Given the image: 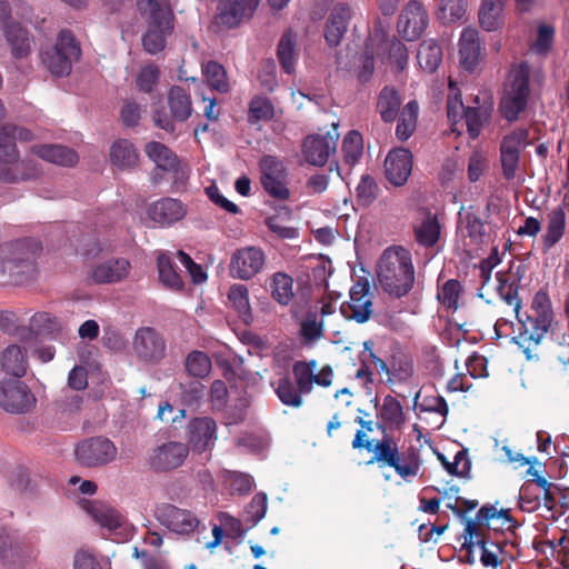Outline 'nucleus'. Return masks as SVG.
<instances>
[{
    "mask_svg": "<svg viewBox=\"0 0 569 569\" xmlns=\"http://www.w3.org/2000/svg\"><path fill=\"white\" fill-rule=\"evenodd\" d=\"M144 152L149 159L156 163L158 169L173 172L177 177H179V158L166 144L158 141L148 142L144 147Z\"/></svg>",
    "mask_w": 569,
    "mask_h": 569,
    "instance_id": "cd10ccee",
    "label": "nucleus"
},
{
    "mask_svg": "<svg viewBox=\"0 0 569 569\" xmlns=\"http://www.w3.org/2000/svg\"><path fill=\"white\" fill-rule=\"evenodd\" d=\"M460 290L461 287L458 281L449 280L443 284L441 291L438 293V298L445 307L457 309Z\"/></svg>",
    "mask_w": 569,
    "mask_h": 569,
    "instance_id": "e2e57ef3",
    "label": "nucleus"
},
{
    "mask_svg": "<svg viewBox=\"0 0 569 569\" xmlns=\"http://www.w3.org/2000/svg\"><path fill=\"white\" fill-rule=\"evenodd\" d=\"M168 103L173 120L184 122L191 116V98L182 87L173 86L169 90Z\"/></svg>",
    "mask_w": 569,
    "mask_h": 569,
    "instance_id": "f704fd0d",
    "label": "nucleus"
},
{
    "mask_svg": "<svg viewBox=\"0 0 569 569\" xmlns=\"http://www.w3.org/2000/svg\"><path fill=\"white\" fill-rule=\"evenodd\" d=\"M528 132L525 129H518L507 134L500 144V152H513L520 154V151L527 144Z\"/></svg>",
    "mask_w": 569,
    "mask_h": 569,
    "instance_id": "052dcab7",
    "label": "nucleus"
},
{
    "mask_svg": "<svg viewBox=\"0 0 569 569\" xmlns=\"http://www.w3.org/2000/svg\"><path fill=\"white\" fill-rule=\"evenodd\" d=\"M489 167V160L485 152L475 150L468 161V179L476 182L486 172Z\"/></svg>",
    "mask_w": 569,
    "mask_h": 569,
    "instance_id": "680f3d73",
    "label": "nucleus"
},
{
    "mask_svg": "<svg viewBox=\"0 0 569 569\" xmlns=\"http://www.w3.org/2000/svg\"><path fill=\"white\" fill-rule=\"evenodd\" d=\"M340 311L345 318L359 323L370 319L373 306L368 282L358 281L351 287L349 301L340 305Z\"/></svg>",
    "mask_w": 569,
    "mask_h": 569,
    "instance_id": "2eb2a0df",
    "label": "nucleus"
},
{
    "mask_svg": "<svg viewBox=\"0 0 569 569\" xmlns=\"http://www.w3.org/2000/svg\"><path fill=\"white\" fill-rule=\"evenodd\" d=\"M297 37L291 31H287L280 39L278 46V58L282 69L287 73H292L298 59L296 49Z\"/></svg>",
    "mask_w": 569,
    "mask_h": 569,
    "instance_id": "58836bf2",
    "label": "nucleus"
},
{
    "mask_svg": "<svg viewBox=\"0 0 569 569\" xmlns=\"http://www.w3.org/2000/svg\"><path fill=\"white\" fill-rule=\"evenodd\" d=\"M486 522L488 530H497V525L513 528V521L507 511H497L493 507H482L476 515V520H467L463 529L462 548L467 551V561L475 562V553L479 552L485 567L497 568L501 563L502 547L500 542L491 541L482 528Z\"/></svg>",
    "mask_w": 569,
    "mask_h": 569,
    "instance_id": "f257e3e1",
    "label": "nucleus"
},
{
    "mask_svg": "<svg viewBox=\"0 0 569 569\" xmlns=\"http://www.w3.org/2000/svg\"><path fill=\"white\" fill-rule=\"evenodd\" d=\"M315 360L298 361L293 365L292 373L301 393L311 392V377Z\"/></svg>",
    "mask_w": 569,
    "mask_h": 569,
    "instance_id": "5fc2aeb1",
    "label": "nucleus"
},
{
    "mask_svg": "<svg viewBox=\"0 0 569 569\" xmlns=\"http://www.w3.org/2000/svg\"><path fill=\"white\" fill-rule=\"evenodd\" d=\"M387 179L395 186H403L412 170V156L409 150L397 148L391 150L385 160Z\"/></svg>",
    "mask_w": 569,
    "mask_h": 569,
    "instance_id": "aec40b11",
    "label": "nucleus"
},
{
    "mask_svg": "<svg viewBox=\"0 0 569 569\" xmlns=\"http://www.w3.org/2000/svg\"><path fill=\"white\" fill-rule=\"evenodd\" d=\"M148 217L159 227H170L182 220L187 214V207L178 199L161 198L148 208Z\"/></svg>",
    "mask_w": 569,
    "mask_h": 569,
    "instance_id": "6ab92c4d",
    "label": "nucleus"
},
{
    "mask_svg": "<svg viewBox=\"0 0 569 569\" xmlns=\"http://www.w3.org/2000/svg\"><path fill=\"white\" fill-rule=\"evenodd\" d=\"M555 34L556 30L553 26L539 22L536 36L530 43V51L535 54L546 57L552 49Z\"/></svg>",
    "mask_w": 569,
    "mask_h": 569,
    "instance_id": "a19ab883",
    "label": "nucleus"
},
{
    "mask_svg": "<svg viewBox=\"0 0 569 569\" xmlns=\"http://www.w3.org/2000/svg\"><path fill=\"white\" fill-rule=\"evenodd\" d=\"M508 0H481L478 18L486 31H496L503 26V12Z\"/></svg>",
    "mask_w": 569,
    "mask_h": 569,
    "instance_id": "c756f323",
    "label": "nucleus"
},
{
    "mask_svg": "<svg viewBox=\"0 0 569 569\" xmlns=\"http://www.w3.org/2000/svg\"><path fill=\"white\" fill-rule=\"evenodd\" d=\"M377 417V426L383 429H400L405 423L403 408L401 403L392 396H387L383 398Z\"/></svg>",
    "mask_w": 569,
    "mask_h": 569,
    "instance_id": "2f4dec72",
    "label": "nucleus"
},
{
    "mask_svg": "<svg viewBox=\"0 0 569 569\" xmlns=\"http://www.w3.org/2000/svg\"><path fill=\"white\" fill-rule=\"evenodd\" d=\"M156 519L170 532L180 536H189L200 525L198 517L188 509L179 508L171 503H161L156 508Z\"/></svg>",
    "mask_w": 569,
    "mask_h": 569,
    "instance_id": "f8f14e48",
    "label": "nucleus"
},
{
    "mask_svg": "<svg viewBox=\"0 0 569 569\" xmlns=\"http://www.w3.org/2000/svg\"><path fill=\"white\" fill-rule=\"evenodd\" d=\"M172 32H166L161 29L147 28V31L142 36V47L144 51L150 54H157L161 52L166 47L167 37L171 36Z\"/></svg>",
    "mask_w": 569,
    "mask_h": 569,
    "instance_id": "864d4df0",
    "label": "nucleus"
},
{
    "mask_svg": "<svg viewBox=\"0 0 569 569\" xmlns=\"http://www.w3.org/2000/svg\"><path fill=\"white\" fill-rule=\"evenodd\" d=\"M271 295L278 303L288 306L295 296L293 279L284 272L274 273L271 279Z\"/></svg>",
    "mask_w": 569,
    "mask_h": 569,
    "instance_id": "79ce46f5",
    "label": "nucleus"
},
{
    "mask_svg": "<svg viewBox=\"0 0 569 569\" xmlns=\"http://www.w3.org/2000/svg\"><path fill=\"white\" fill-rule=\"evenodd\" d=\"M417 241L423 246H433L439 238L440 227L435 217H426L415 229Z\"/></svg>",
    "mask_w": 569,
    "mask_h": 569,
    "instance_id": "de8ad7c7",
    "label": "nucleus"
},
{
    "mask_svg": "<svg viewBox=\"0 0 569 569\" xmlns=\"http://www.w3.org/2000/svg\"><path fill=\"white\" fill-rule=\"evenodd\" d=\"M339 137L337 122H332L331 129L326 133L318 132L308 136L302 143L305 160L312 166H325L329 158L336 153Z\"/></svg>",
    "mask_w": 569,
    "mask_h": 569,
    "instance_id": "6e6552de",
    "label": "nucleus"
},
{
    "mask_svg": "<svg viewBox=\"0 0 569 569\" xmlns=\"http://www.w3.org/2000/svg\"><path fill=\"white\" fill-rule=\"evenodd\" d=\"M378 186L375 180L365 176L357 187V197L362 204L371 203L377 197Z\"/></svg>",
    "mask_w": 569,
    "mask_h": 569,
    "instance_id": "338daca9",
    "label": "nucleus"
},
{
    "mask_svg": "<svg viewBox=\"0 0 569 569\" xmlns=\"http://www.w3.org/2000/svg\"><path fill=\"white\" fill-rule=\"evenodd\" d=\"M133 350L140 360L157 363L166 355V341L154 328L142 327L134 335Z\"/></svg>",
    "mask_w": 569,
    "mask_h": 569,
    "instance_id": "f3484780",
    "label": "nucleus"
},
{
    "mask_svg": "<svg viewBox=\"0 0 569 569\" xmlns=\"http://www.w3.org/2000/svg\"><path fill=\"white\" fill-rule=\"evenodd\" d=\"M186 369L193 377L204 378L211 370V360L203 351L194 350L186 359Z\"/></svg>",
    "mask_w": 569,
    "mask_h": 569,
    "instance_id": "09e8293b",
    "label": "nucleus"
},
{
    "mask_svg": "<svg viewBox=\"0 0 569 569\" xmlns=\"http://www.w3.org/2000/svg\"><path fill=\"white\" fill-rule=\"evenodd\" d=\"M160 70L156 64H147L139 71L137 76V87L140 91L150 93L157 84Z\"/></svg>",
    "mask_w": 569,
    "mask_h": 569,
    "instance_id": "bf43d9fd",
    "label": "nucleus"
},
{
    "mask_svg": "<svg viewBox=\"0 0 569 569\" xmlns=\"http://www.w3.org/2000/svg\"><path fill=\"white\" fill-rule=\"evenodd\" d=\"M0 366L6 373L16 378H22L28 370L26 349L18 345L8 346L1 353Z\"/></svg>",
    "mask_w": 569,
    "mask_h": 569,
    "instance_id": "7c9ffc66",
    "label": "nucleus"
},
{
    "mask_svg": "<svg viewBox=\"0 0 569 569\" xmlns=\"http://www.w3.org/2000/svg\"><path fill=\"white\" fill-rule=\"evenodd\" d=\"M261 183L266 192L279 200L289 198L288 173L283 161L267 154L260 160Z\"/></svg>",
    "mask_w": 569,
    "mask_h": 569,
    "instance_id": "9b49d317",
    "label": "nucleus"
},
{
    "mask_svg": "<svg viewBox=\"0 0 569 569\" xmlns=\"http://www.w3.org/2000/svg\"><path fill=\"white\" fill-rule=\"evenodd\" d=\"M189 453L187 445L169 441L152 448L147 458V466L154 472H169L183 465Z\"/></svg>",
    "mask_w": 569,
    "mask_h": 569,
    "instance_id": "ddd939ff",
    "label": "nucleus"
},
{
    "mask_svg": "<svg viewBox=\"0 0 569 569\" xmlns=\"http://www.w3.org/2000/svg\"><path fill=\"white\" fill-rule=\"evenodd\" d=\"M362 138L357 131H350L342 141L343 159L349 164H355L362 154Z\"/></svg>",
    "mask_w": 569,
    "mask_h": 569,
    "instance_id": "603ef678",
    "label": "nucleus"
},
{
    "mask_svg": "<svg viewBox=\"0 0 569 569\" xmlns=\"http://www.w3.org/2000/svg\"><path fill=\"white\" fill-rule=\"evenodd\" d=\"M131 264L127 258L112 257L101 261L92 269V280L96 283H114L126 279L130 272Z\"/></svg>",
    "mask_w": 569,
    "mask_h": 569,
    "instance_id": "4be33fe9",
    "label": "nucleus"
},
{
    "mask_svg": "<svg viewBox=\"0 0 569 569\" xmlns=\"http://www.w3.org/2000/svg\"><path fill=\"white\" fill-rule=\"evenodd\" d=\"M82 397L73 393L72 391H63L60 398L56 401L58 409L62 413H74L81 409Z\"/></svg>",
    "mask_w": 569,
    "mask_h": 569,
    "instance_id": "774afa93",
    "label": "nucleus"
},
{
    "mask_svg": "<svg viewBox=\"0 0 569 569\" xmlns=\"http://www.w3.org/2000/svg\"><path fill=\"white\" fill-rule=\"evenodd\" d=\"M480 36L475 28H465L459 39L460 64L465 70L473 71L482 60Z\"/></svg>",
    "mask_w": 569,
    "mask_h": 569,
    "instance_id": "412c9836",
    "label": "nucleus"
},
{
    "mask_svg": "<svg viewBox=\"0 0 569 569\" xmlns=\"http://www.w3.org/2000/svg\"><path fill=\"white\" fill-rule=\"evenodd\" d=\"M228 300L244 323H249V290L246 284L236 283L230 287Z\"/></svg>",
    "mask_w": 569,
    "mask_h": 569,
    "instance_id": "49530a36",
    "label": "nucleus"
},
{
    "mask_svg": "<svg viewBox=\"0 0 569 569\" xmlns=\"http://www.w3.org/2000/svg\"><path fill=\"white\" fill-rule=\"evenodd\" d=\"M19 162V151L16 144V136L4 128L0 133V181L14 183L19 180L12 166Z\"/></svg>",
    "mask_w": 569,
    "mask_h": 569,
    "instance_id": "5701e85b",
    "label": "nucleus"
},
{
    "mask_svg": "<svg viewBox=\"0 0 569 569\" xmlns=\"http://www.w3.org/2000/svg\"><path fill=\"white\" fill-rule=\"evenodd\" d=\"M468 8V0H441L437 11V18L442 23H453L461 20Z\"/></svg>",
    "mask_w": 569,
    "mask_h": 569,
    "instance_id": "37998d69",
    "label": "nucleus"
},
{
    "mask_svg": "<svg viewBox=\"0 0 569 569\" xmlns=\"http://www.w3.org/2000/svg\"><path fill=\"white\" fill-rule=\"evenodd\" d=\"M31 152L48 162L59 166H73L78 162L77 152L61 144H34L31 147Z\"/></svg>",
    "mask_w": 569,
    "mask_h": 569,
    "instance_id": "c85d7f7f",
    "label": "nucleus"
},
{
    "mask_svg": "<svg viewBox=\"0 0 569 569\" xmlns=\"http://www.w3.org/2000/svg\"><path fill=\"white\" fill-rule=\"evenodd\" d=\"M375 57L382 62L390 63L397 70H402L408 61V51L396 37L389 38L388 31L383 27H377L366 42L362 77H367L373 71Z\"/></svg>",
    "mask_w": 569,
    "mask_h": 569,
    "instance_id": "7ed1b4c3",
    "label": "nucleus"
},
{
    "mask_svg": "<svg viewBox=\"0 0 569 569\" xmlns=\"http://www.w3.org/2000/svg\"><path fill=\"white\" fill-rule=\"evenodd\" d=\"M138 7L149 28L173 32L176 16L169 0H139Z\"/></svg>",
    "mask_w": 569,
    "mask_h": 569,
    "instance_id": "a211bd4d",
    "label": "nucleus"
},
{
    "mask_svg": "<svg viewBox=\"0 0 569 569\" xmlns=\"http://www.w3.org/2000/svg\"><path fill=\"white\" fill-rule=\"evenodd\" d=\"M401 104L398 92L390 87H386L379 94L377 109L385 122H392L398 113Z\"/></svg>",
    "mask_w": 569,
    "mask_h": 569,
    "instance_id": "4c0bfd02",
    "label": "nucleus"
},
{
    "mask_svg": "<svg viewBox=\"0 0 569 569\" xmlns=\"http://www.w3.org/2000/svg\"><path fill=\"white\" fill-rule=\"evenodd\" d=\"M429 22L428 13L421 2L410 0L401 10L398 19V32L403 39L412 41L418 39Z\"/></svg>",
    "mask_w": 569,
    "mask_h": 569,
    "instance_id": "dca6fc26",
    "label": "nucleus"
},
{
    "mask_svg": "<svg viewBox=\"0 0 569 569\" xmlns=\"http://www.w3.org/2000/svg\"><path fill=\"white\" fill-rule=\"evenodd\" d=\"M94 520L104 528L114 530L121 526V515L106 505H94L91 509Z\"/></svg>",
    "mask_w": 569,
    "mask_h": 569,
    "instance_id": "8fccbe9b",
    "label": "nucleus"
},
{
    "mask_svg": "<svg viewBox=\"0 0 569 569\" xmlns=\"http://www.w3.org/2000/svg\"><path fill=\"white\" fill-rule=\"evenodd\" d=\"M351 16V9L346 4H338L333 8L325 32L326 41L330 46H338L340 43L348 29Z\"/></svg>",
    "mask_w": 569,
    "mask_h": 569,
    "instance_id": "a878e982",
    "label": "nucleus"
},
{
    "mask_svg": "<svg viewBox=\"0 0 569 569\" xmlns=\"http://www.w3.org/2000/svg\"><path fill=\"white\" fill-rule=\"evenodd\" d=\"M276 110L267 98L257 97L251 100V119L268 121L274 117Z\"/></svg>",
    "mask_w": 569,
    "mask_h": 569,
    "instance_id": "0e129e2a",
    "label": "nucleus"
},
{
    "mask_svg": "<svg viewBox=\"0 0 569 569\" xmlns=\"http://www.w3.org/2000/svg\"><path fill=\"white\" fill-rule=\"evenodd\" d=\"M566 229V211L561 207L552 209L548 214L546 232L542 236L545 251L550 250L563 236Z\"/></svg>",
    "mask_w": 569,
    "mask_h": 569,
    "instance_id": "72a5a7b5",
    "label": "nucleus"
},
{
    "mask_svg": "<svg viewBox=\"0 0 569 569\" xmlns=\"http://www.w3.org/2000/svg\"><path fill=\"white\" fill-rule=\"evenodd\" d=\"M532 307L536 309L538 316L535 320L533 332L526 331L519 336V346L528 353L531 346H538L542 337L551 328L553 315L550 307V301L545 292H538L532 301ZM530 358L529 355H527Z\"/></svg>",
    "mask_w": 569,
    "mask_h": 569,
    "instance_id": "4468645a",
    "label": "nucleus"
},
{
    "mask_svg": "<svg viewBox=\"0 0 569 569\" xmlns=\"http://www.w3.org/2000/svg\"><path fill=\"white\" fill-rule=\"evenodd\" d=\"M80 46L70 30H61L56 44L41 52V60L52 76L62 77L71 72L72 61L80 56Z\"/></svg>",
    "mask_w": 569,
    "mask_h": 569,
    "instance_id": "0eeeda50",
    "label": "nucleus"
},
{
    "mask_svg": "<svg viewBox=\"0 0 569 569\" xmlns=\"http://www.w3.org/2000/svg\"><path fill=\"white\" fill-rule=\"evenodd\" d=\"M37 403L30 388L18 379L0 381V407L10 413L30 412Z\"/></svg>",
    "mask_w": 569,
    "mask_h": 569,
    "instance_id": "9d476101",
    "label": "nucleus"
},
{
    "mask_svg": "<svg viewBox=\"0 0 569 569\" xmlns=\"http://www.w3.org/2000/svg\"><path fill=\"white\" fill-rule=\"evenodd\" d=\"M117 447L104 437H91L80 442L74 450L77 461L89 468L102 467L117 457Z\"/></svg>",
    "mask_w": 569,
    "mask_h": 569,
    "instance_id": "1a4fd4ad",
    "label": "nucleus"
},
{
    "mask_svg": "<svg viewBox=\"0 0 569 569\" xmlns=\"http://www.w3.org/2000/svg\"><path fill=\"white\" fill-rule=\"evenodd\" d=\"M203 72L206 74L209 86L212 89L219 92L228 91L229 84L227 81L226 70L220 63L216 61H209L204 66Z\"/></svg>",
    "mask_w": 569,
    "mask_h": 569,
    "instance_id": "3c124183",
    "label": "nucleus"
},
{
    "mask_svg": "<svg viewBox=\"0 0 569 569\" xmlns=\"http://www.w3.org/2000/svg\"><path fill=\"white\" fill-rule=\"evenodd\" d=\"M3 32L12 58L22 60L30 56L33 46V37L28 29L20 23L12 22L6 24Z\"/></svg>",
    "mask_w": 569,
    "mask_h": 569,
    "instance_id": "393cba45",
    "label": "nucleus"
},
{
    "mask_svg": "<svg viewBox=\"0 0 569 569\" xmlns=\"http://www.w3.org/2000/svg\"><path fill=\"white\" fill-rule=\"evenodd\" d=\"M248 7L249 0H220L213 24L226 29L236 28Z\"/></svg>",
    "mask_w": 569,
    "mask_h": 569,
    "instance_id": "bb28decb",
    "label": "nucleus"
},
{
    "mask_svg": "<svg viewBox=\"0 0 569 569\" xmlns=\"http://www.w3.org/2000/svg\"><path fill=\"white\" fill-rule=\"evenodd\" d=\"M529 69L527 66L513 67L507 77L500 102L502 116L513 121L527 106L529 94Z\"/></svg>",
    "mask_w": 569,
    "mask_h": 569,
    "instance_id": "423d86ee",
    "label": "nucleus"
},
{
    "mask_svg": "<svg viewBox=\"0 0 569 569\" xmlns=\"http://www.w3.org/2000/svg\"><path fill=\"white\" fill-rule=\"evenodd\" d=\"M217 425L212 418L200 417L192 419L188 425V437L192 449L203 452L210 448L216 436Z\"/></svg>",
    "mask_w": 569,
    "mask_h": 569,
    "instance_id": "b1692460",
    "label": "nucleus"
},
{
    "mask_svg": "<svg viewBox=\"0 0 569 569\" xmlns=\"http://www.w3.org/2000/svg\"><path fill=\"white\" fill-rule=\"evenodd\" d=\"M110 159L116 167L129 169L137 164L139 156L133 143L127 139H119L110 148Z\"/></svg>",
    "mask_w": 569,
    "mask_h": 569,
    "instance_id": "c9c22d12",
    "label": "nucleus"
},
{
    "mask_svg": "<svg viewBox=\"0 0 569 569\" xmlns=\"http://www.w3.org/2000/svg\"><path fill=\"white\" fill-rule=\"evenodd\" d=\"M22 560V542L7 529H0V563L6 568H13Z\"/></svg>",
    "mask_w": 569,
    "mask_h": 569,
    "instance_id": "473e14b6",
    "label": "nucleus"
},
{
    "mask_svg": "<svg viewBox=\"0 0 569 569\" xmlns=\"http://www.w3.org/2000/svg\"><path fill=\"white\" fill-rule=\"evenodd\" d=\"M120 119L123 126L132 128L138 126L141 119V107L134 100H126L120 110Z\"/></svg>",
    "mask_w": 569,
    "mask_h": 569,
    "instance_id": "69168bd1",
    "label": "nucleus"
},
{
    "mask_svg": "<svg viewBox=\"0 0 569 569\" xmlns=\"http://www.w3.org/2000/svg\"><path fill=\"white\" fill-rule=\"evenodd\" d=\"M419 114L417 101H409L399 116V122L396 128V134L400 140L410 138L416 129Z\"/></svg>",
    "mask_w": 569,
    "mask_h": 569,
    "instance_id": "ea45409f",
    "label": "nucleus"
},
{
    "mask_svg": "<svg viewBox=\"0 0 569 569\" xmlns=\"http://www.w3.org/2000/svg\"><path fill=\"white\" fill-rule=\"evenodd\" d=\"M274 391L279 400L286 406L299 408L303 403L302 393L289 377L280 378L274 387Z\"/></svg>",
    "mask_w": 569,
    "mask_h": 569,
    "instance_id": "c03bdc74",
    "label": "nucleus"
},
{
    "mask_svg": "<svg viewBox=\"0 0 569 569\" xmlns=\"http://www.w3.org/2000/svg\"><path fill=\"white\" fill-rule=\"evenodd\" d=\"M159 279L168 288L172 290H181L183 288V281L179 273L174 270L172 260L161 253L157 260Z\"/></svg>",
    "mask_w": 569,
    "mask_h": 569,
    "instance_id": "a18cd8bd",
    "label": "nucleus"
},
{
    "mask_svg": "<svg viewBox=\"0 0 569 569\" xmlns=\"http://www.w3.org/2000/svg\"><path fill=\"white\" fill-rule=\"evenodd\" d=\"M40 246L34 240L23 239L4 244L2 248V269L16 284L31 279L36 271V259Z\"/></svg>",
    "mask_w": 569,
    "mask_h": 569,
    "instance_id": "20e7f679",
    "label": "nucleus"
},
{
    "mask_svg": "<svg viewBox=\"0 0 569 569\" xmlns=\"http://www.w3.org/2000/svg\"><path fill=\"white\" fill-rule=\"evenodd\" d=\"M417 59L421 69L432 73L442 61V49L435 40H425L419 46Z\"/></svg>",
    "mask_w": 569,
    "mask_h": 569,
    "instance_id": "e433bc0d",
    "label": "nucleus"
},
{
    "mask_svg": "<svg viewBox=\"0 0 569 569\" xmlns=\"http://www.w3.org/2000/svg\"><path fill=\"white\" fill-rule=\"evenodd\" d=\"M377 279L389 295L397 298L406 296L415 282L410 252L402 247L387 248L377 264Z\"/></svg>",
    "mask_w": 569,
    "mask_h": 569,
    "instance_id": "f03ea898",
    "label": "nucleus"
},
{
    "mask_svg": "<svg viewBox=\"0 0 569 569\" xmlns=\"http://www.w3.org/2000/svg\"><path fill=\"white\" fill-rule=\"evenodd\" d=\"M249 248L237 250L230 262V274L233 278L247 280L249 279Z\"/></svg>",
    "mask_w": 569,
    "mask_h": 569,
    "instance_id": "13d9d810",
    "label": "nucleus"
},
{
    "mask_svg": "<svg viewBox=\"0 0 569 569\" xmlns=\"http://www.w3.org/2000/svg\"><path fill=\"white\" fill-rule=\"evenodd\" d=\"M373 457L368 461L380 466L392 467L407 482L416 478L421 468V460L415 451L400 455L397 443L390 438H383L371 446Z\"/></svg>",
    "mask_w": 569,
    "mask_h": 569,
    "instance_id": "39448f33",
    "label": "nucleus"
},
{
    "mask_svg": "<svg viewBox=\"0 0 569 569\" xmlns=\"http://www.w3.org/2000/svg\"><path fill=\"white\" fill-rule=\"evenodd\" d=\"M490 112L482 108H467L463 117V126L466 124L469 136L473 139L478 137L485 121L488 120Z\"/></svg>",
    "mask_w": 569,
    "mask_h": 569,
    "instance_id": "6e6d98bb",
    "label": "nucleus"
},
{
    "mask_svg": "<svg viewBox=\"0 0 569 569\" xmlns=\"http://www.w3.org/2000/svg\"><path fill=\"white\" fill-rule=\"evenodd\" d=\"M447 107L448 119L451 122L452 131L460 134L461 129L463 128V117L465 112L467 111V108H465L458 94L449 97Z\"/></svg>",
    "mask_w": 569,
    "mask_h": 569,
    "instance_id": "4d7b16f0",
    "label": "nucleus"
}]
</instances>
